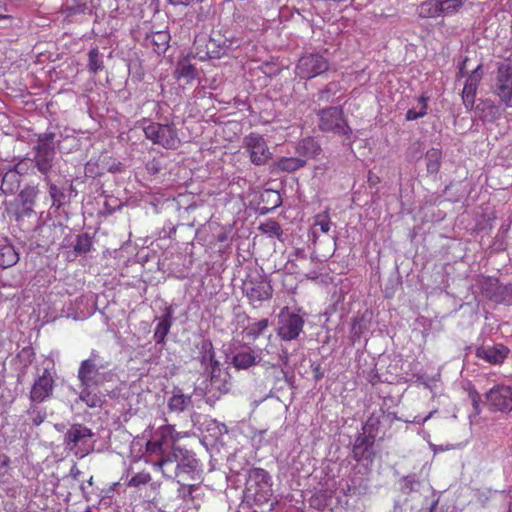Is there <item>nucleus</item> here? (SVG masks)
I'll list each match as a JSON object with an SVG mask.
<instances>
[{
	"label": "nucleus",
	"mask_w": 512,
	"mask_h": 512,
	"mask_svg": "<svg viewBox=\"0 0 512 512\" xmlns=\"http://www.w3.org/2000/svg\"><path fill=\"white\" fill-rule=\"evenodd\" d=\"M154 465L169 479L195 480L198 475V460L188 450L181 448H174L172 452L162 454Z\"/></svg>",
	"instance_id": "nucleus-1"
},
{
	"label": "nucleus",
	"mask_w": 512,
	"mask_h": 512,
	"mask_svg": "<svg viewBox=\"0 0 512 512\" xmlns=\"http://www.w3.org/2000/svg\"><path fill=\"white\" fill-rule=\"evenodd\" d=\"M55 137L56 134L51 131L39 134L31 151L33 157L30 160L33 162L34 167L44 176V181H48L55 165Z\"/></svg>",
	"instance_id": "nucleus-2"
},
{
	"label": "nucleus",
	"mask_w": 512,
	"mask_h": 512,
	"mask_svg": "<svg viewBox=\"0 0 512 512\" xmlns=\"http://www.w3.org/2000/svg\"><path fill=\"white\" fill-rule=\"evenodd\" d=\"M238 47V41L226 37L220 32H213L208 39L201 38L194 43L195 54L202 61L219 59Z\"/></svg>",
	"instance_id": "nucleus-3"
},
{
	"label": "nucleus",
	"mask_w": 512,
	"mask_h": 512,
	"mask_svg": "<svg viewBox=\"0 0 512 512\" xmlns=\"http://www.w3.org/2000/svg\"><path fill=\"white\" fill-rule=\"evenodd\" d=\"M242 291L254 308L260 307L264 301L271 299L273 295L270 279L257 269L246 276L242 284Z\"/></svg>",
	"instance_id": "nucleus-4"
},
{
	"label": "nucleus",
	"mask_w": 512,
	"mask_h": 512,
	"mask_svg": "<svg viewBox=\"0 0 512 512\" xmlns=\"http://www.w3.org/2000/svg\"><path fill=\"white\" fill-rule=\"evenodd\" d=\"M94 433L90 428L81 423H76L70 426L65 432L63 438V445L65 449L73 452L78 458H84L94 451V443L91 438Z\"/></svg>",
	"instance_id": "nucleus-5"
},
{
	"label": "nucleus",
	"mask_w": 512,
	"mask_h": 512,
	"mask_svg": "<svg viewBox=\"0 0 512 512\" xmlns=\"http://www.w3.org/2000/svg\"><path fill=\"white\" fill-rule=\"evenodd\" d=\"M318 127L322 132L333 133L349 139L352 135V129L344 117V112L340 106H332L320 109L317 112Z\"/></svg>",
	"instance_id": "nucleus-6"
},
{
	"label": "nucleus",
	"mask_w": 512,
	"mask_h": 512,
	"mask_svg": "<svg viewBox=\"0 0 512 512\" xmlns=\"http://www.w3.org/2000/svg\"><path fill=\"white\" fill-rule=\"evenodd\" d=\"M106 368L100 363L99 352L92 350L88 359L83 360L78 369L77 378L80 386L98 387L108 380L109 374L102 371Z\"/></svg>",
	"instance_id": "nucleus-7"
},
{
	"label": "nucleus",
	"mask_w": 512,
	"mask_h": 512,
	"mask_svg": "<svg viewBox=\"0 0 512 512\" xmlns=\"http://www.w3.org/2000/svg\"><path fill=\"white\" fill-rule=\"evenodd\" d=\"M304 324L303 316L289 307H283L278 314L277 335L283 341L295 340L303 331Z\"/></svg>",
	"instance_id": "nucleus-8"
},
{
	"label": "nucleus",
	"mask_w": 512,
	"mask_h": 512,
	"mask_svg": "<svg viewBox=\"0 0 512 512\" xmlns=\"http://www.w3.org/2000/svg\"><path fill=\"white\" fill-rule=\"evenodd\" d=\"M145 137L166 149H177L181 143L173 124L150 123L144 127Z\"/></svg>",
	"instance_id": "nucleus-9"
},
{
	"label": "nucleus",
	"mask_w": 512,
	"mask_h": 512,
	"mask_svg": "<svg viewBox=\"0 0 512 512\" xmlns=\"http://www.w3.org/2000/svg\"><path fill=\"white\" fill-rule=\"evenodd\" d=\"M492 92L498 97L500 104L512 108V64L501 63L498 66Z\"/></svg>",
	"instance_id": "nucleus-10"
},
{
	"label": "nucleus",
	"mask_w": 512,
	"mask_h": 512,
	"mask_svg": "<svg viewBox=\"0 0 512 512\" xmlns=\"http://www.w3.org/2000/svg\"><path fill=\"white\" fill-rule=\"evenodd\" d=\"M329 69V62L317 53L305 54L297 62L295 72L301 79H312Z\"/></svg>",
	"instance_id": "nucleus-11"
},
{
	"label": "nucleus",
	"mask_w": 512,
	"mask_h": 512,
	"mask_svg": "<svg viewBox=\"0 0 512 512\" xmlns=\"http://www.w3.org/2000/svg\"><path fill=\"white\" fill-rule=\"evenodd\" d=\"M485 399L492 411L512 416V386L495 385L486 392Z\"/></svg>",
	"instance_id": "nucleus-12"
},
{
	"label": "nucleus",
	"mask_w": 512,
	"mask_h": 512,
	"mask_svg": "<svg viewBox=\"0 0 512 512\" xmlns=\"http://www.w3.org/2000/svg\"><path fill=\"white\" fill-rule=\"evenodd\" d=\"M245 149L249 153L250 161L256 166L265 165L272 158V152L261 135L252 133L247 136Z\"/></svg>",
	"instance_id": "nucleus-13"
},
{
	"label": "nucleus",
	"mask_w": 512,
	"mask_h": 512,
	"mask_svg": "<svg viewBox=\"0 0 512 512\" xmlns=\"http://www.w3.org/2000/svg\"><path fill=\"white\" fill-rule=\"evenodd\" d=\"M55 380L48 368H44L41 374L35 378L31 390L30 401L31 403H42L49 399L54 390Z\"/></svg>",
	"instance_id": "nucleus-14"
},
{
	"label": "nucleus",
	"mask_w": 512,
	"mask_h": 512,
	"mask_svg": "<svg viewBox=\"0 0 512 512\" xmlns=\"http://www.w3.org/2000/svg\"><path fill=\"white\" fill-rule=\"evenodd\" d=\"M374 444V439L358 433L352 446V458L356 462L366 461L372 464L376 456Z\"/></svg>",
	"instance_id": "nucleus-15"
},
{
	"label": "nucleus",
	"mask_w": 512,
	"mask_h": 512,
	"mask_svg": "<svg viewBox=\"0 0 512 512\" xmlns=\"http://www.w3.org/2000/svg\"><path fill=\"white\" fill-rule=\"evenodd\" d=\"M483 77L482 64H479L467 77L463 91L462 101L465 108L470 111L475 104L478 85Z\"/></svg>",
	"instance_id": "nucleus-16"
},
{
	"label": "nucleus",
	"mask_w": 512,
	"mask_h": 512,
	"mask_svg": "<svg viewBox=\"0 0 512 512\" xmlns=\"http://www.w3.org/2000/svg\"><path fill=\"white\" fill-rule=\"evenodd\" d=\"M261 361V351L256 352L249 346L237 350L231 360V364L237 370L249 369Z\"/></svg>",
	"instance_id": "nucleus-17"
},
{
	"label": "nucleus",
	"mask_w": 512,
	"mask_h": 512,
	"mask_svg": "<svg viewBox=\"0 0 512 512\" xmlns=\"http://www.w3.org/2000/svg\"><path fill=\"white\" fill-rule=\"evenodd\" d=\"M509 349L497 344L493 346H481L476 349V356L490 364H501L507 358Z\"/></svg>",
	"instance_id": "nucleus-18"
},
{
	"label": "nucleus",
	"mask_w": 512,
	"mask_h": 512,
	"mask_svg": "<svg viewBox=\"0 0 512 512\" xmlns=\"http://www.w3.org/2000/svg\"><path fill=\"white\" fill-rule=\"evenodd\" d=\"M487 296L496 303L512 304V284H501L497 280L489 281L485 287Z\"/></svg>",
	"instance_id": "nucleus-19"
},
{
	"label": "nucleus",
	"mask_w": 512,
	"mask_h": 512,
	"mask_svg": "<svg viewBox=\"0 0 512 512\" xmlns=\"http://www.w3.org/2000/svg\"><path fill=\"white\" fill-rule=\"evenodd\" d=\"M271 486V477L269 473L262 468H252L249 470L247 479V489L251 491L254 488L255 494L269 489Z\"/></svg>",
	"instance_id": "nucleus-20"
},
{
	"label": "nucleus",
	"mask_w": 512,
	"mask_h": 512,
	"mask_svg": "<svg viewBox=\"0 0 512 512\" xmlns=\"http://www.w3.org/2000/svg\"><path fill=\"white\" fill-rule=\"evenodd\" d=\"M476 112L483 122L488 123H492L502 116L500 106L490 99L480 101L476 106Z\"/></svg>",
	"instance_id": "nucleus-21"
},
{
	"label": "nucleus",
	"mask_w": 512,
	"mask_h": 512,
	"mask_svg": "<svg viewBox=\"0 0 512 512\" xmlns=\"http://www.w3.org/2000/svg\"><path fill=\"white\" fill-rule=\"evenodd\" d=\"M158 323L154 330L153 338L157 344H162L165 342V338L170 331L173 322V309L172 307H166L165 313L156 318Z\"/></svg>",
	"instance_id": "nucleus-22"
},
{
	"label": "nucleus",
	"mask_w": 512,
	"mask_h": 512,
	"mask_svg": "<svg viewBox=\"0 0 512 512\" xmlns=\"http://www.w3.org/2000/svg\"><path fill=\"white\" fill-rule=\"evenodd\" d=\"M342 86L339 82H329L316 94V101L319 103H338L342 96Z\"/></svg>",
	"instance_id": "nucleus-23"
},
{
	"label": "nucleus",
	"mask_w": 512,
	"mask_h": 512,
	"mask_svg": "<svg viewBox=\"0 0 512 512\" xmlns=\"http://www.w3.org/2000/svg\"><path fill=\"white\" fill-rule=\"evenodd\" d=\"M306 165V160L301 157H281L271 166V172L292 173Z\"/></svg>",
	"instance_id": "nucleus-24"
},
{
	"label": "nucleus",
	"mask_w": 512,
	"mask_h": 512,
	"mask_svg": "<svg viewBox=\"0 0 512 512\" xmlns=\"http://www.w3.org/2000/svg\"><path fill=\"white\" fill-rule=\"evenodd\" d=\"M192 405L191 395H185L182 390L175 388L172 396L168 399L167 407L170 412L181 413Z\"/></svg>",
	"instance_id": "nucleus-25"
},
{
	"label": "nucleus",
	"mask_w": 512,
	"mask_h": 512,
	"mask_svg": "<svg viewBox=\"0 0 512 512\" xmlns=\"http://www.w3.org/2000/svg\"><path fill=\"white\" fill-rule=\"evenodd\" d=\"M21 175L15 169L8 170L2 177L0 189L6 195H12L20 188Z\"/></svg>",
	"instance_id": "nucleus-26"
},
{
	"label": "nucleus",
	"mask_w": 512,
	"mask_h": 512,
	"mask_svg": "<svg viewBox=\"0 0 512 512\" xmlns=\"http://www.w3.org/2000/svg\"><path fill=\"white\" fill-rule=\"evenodd\" d=\"M199 356H197V360L200 362L201 367L206 370L216 359H215V351L211 340L203 339L199 346Z\"/></svg>",
	"instance_id": "nucleus-27"
},
{
	"label": "nucleus",
	"mask_w": 512,
	"mask_h": 512,
	"mask_svg": "<svg viewBox=\"0 0 512 512\" xmlns=\"http://www.w3.org/2000/svg\"><path fill=\"white\" fill-rule=\"evenodd\" d=\"M296 152L301 157L315 158L320 154L321 147L314 138L307 137L297 144Z\"/></svg>",
	"instance_id": "nucleus-28"
},
{
	"label": "nucleus",
	"mask_w": 512,
	"mask_h": 512,
	"mask_svg": "<svg viewBox=\"0 0 512 512\" xmlns=\"http://www.w3.org/2000/svg\"><path fill=\"white\" fill-rule=\"evenodd\" d=\"M19 261V255L14 246L6 240L0 244V267L9 268Z\"/></svg>",
	"instance_id": "nucleus-29"
},
{
	"label": "nucleus",
	"mask_w": 512,
	"mask_h": 512,
	"mask_svg": "<svg viewBox=\"0 0 512 512\" xmlns=\"http://www.w3.org/2000/svg\"><path fill=\"white\" fill-rule=\"evenodd\" d=\"M169 39L170 36L166 31H157L146 37V43L151 46L157 54H161L167 50Z\"/></svg>",
	"instance_id": "nucleus-30"
},
{
	"label": "nucleus",
	"mask_w": 512,
	"mask_h": 512,
	"mask_svg": "<svg viewBox=\"0 0 512 512\" xmlns=\"http://www.w3.org/2000/svg\"><path fill=\"white\" fill-rule=\"evenodd\" d=\"M38 192L39 191L35 186H27L20 192L19 198L24 214L29 215L33 212V207L35 205Z\"/></svg>",
	"instance_id": "nucleus-31"
},
{
	"label": "nucleus",
	"mask_w": 512,
	"mask_h": 512,
	"mask_svg": "<svg viewBox=\"0 0 512 512\" xmlns=\"http://www.w3.org/2000/svg\"><path fill=\"white\" fill-rule=\"evenodd\" d=\"M440 0H426L417 7V15L420 18L441 17Z\"/></svg>",
	"instance_id": "nucleus-32"
},
{
	"label": "nucleus",
	"mask_w": 512,
	"mask_h": 512,
	"mask_svg": "<svg viewBox=\"0 0 512 512\" xmlns=\"http://www.w3.org/2000/svg\"><path fill=\"white\" fill-rule=\"evenodd\" d=\"M81 391L79 393V400L85 403L89 408L101 407L103 400L95 392H93V386H80Z\"/></svg>",
	"instance_id": "nucleus-33"
},
{
	"label": "nucleus",
	"mask_w": 512,
	"mask_h": 512,
	"mask_svg": "<svg viewBox=\"0 0 512 512\" xmlns=\"http://www.w3.org/2000/svg\"><path fill=\"white\" fill-rule=\"evenodd\" d=\"M426 168L429 174L436 175L439 172L442 160V152L437 148L429 149L425 154Z\"/></svg>",
	"instance_id": "nucleus-34"
},
{
	"label": "nucleus",
	"mask_w": 512,
	"mask_h": 512,
	"mask_svg": "<svg viewBox=\"0 0 512 512\" xmlns=\"http://www.w3.org/2000/svg\"><path fill=\"white\" fill-rule=\"evenodd\" d=\"M45 182L49 188V195L52 199V206L60 208L66 204L67 196L65 194L64 188H60L56 184L52 183L50 178H48V181Z\"/></svg>",
	"instance_id": "nucleus-35"
},
{
	"label": "nucleus",
	"mask_w": 512,
	"mask_h": 512,
	"mask_svg": "<svg viewBox=\"0 0 512 512\" xmlns=\"http://www.w3.org/2000/svg\"><path fill=\"white\" fill-rule=\"evenodd\" d=\"M175 75L177 78H184L189 82L196 77L197 72L194 65H192L187 59H182L177 63Z\"/></svg>",
	"instance_id": "nucleus-36"
},
{
	"label": "nucleus",
	"mask_w": 512,
	"mask_h": 512,
	"mask_svg": "<svg viewBox=\"0 0 512 512\" xmlns=\"http://www.w3.org/2000/svg\"><path fill=\"white\" fill-rule=\"evenodd\" d=\"M87 69L92 74H97L104 69L102 55L97 47L90 49L88 52Z\"/></svg>",
	"instance_id": "nucleus-37"
},
{
	"label": "nucleus",
	"mask_w": 512,
	"mask_h": 512,
	"mask_svg": "<svg viewBox=\"0 0 512 512\" xmlns=\"http://www.w3.org/2000/svg\"><path fill=\"white\" fill-rule=\"evenodd\" d=\"M92 244V238L89 234H79L73 244V250L77 255H84L91 250Z\"/></svg>",
	"instance_id": "nucleus-38"
},
{
	"label": "nucleus",
	"mask_w": 512,
	"mask_h": 512,
	"mask_svg": "<svg viewBox=\"0 0 512 512\" xmlns=\"http://www.w3.org/2000/svg\"><path fill=\"white\" fill-rule=\"evenodd\" d=\"M420 487L421 482L417 479L416 475H407L400 480V489L405 495L418 492Z\"/></svg>",
	"instance_id": "nucleus-39"
},
{
	"label": "nucleus",
	"mask_w": 512,
	"mask_h": 512,
	"mask_svg": "<svg viewBox=\"0 0 512 512\" xmlns=\"http://www.w3.org/2000/svg\"><path fill=\"white\" fill-rule=\"evenodd\" d=\"M441 17L451 16L459 12L463 6V0H440Z\"/></svg>",
	"instance_id": "nucleus-40"
},
{
	"label": "nucleus",
	"mask_w": 512,
	"mask_h": 512,
	"mask_svg": "<svg viewBox=\"0 0 512 512\" xmlns=\"http://www.w3.org/2000/svg\"><path fill=\"white\" fill-rule=\"evenodd\" d=\"M427 101L428 97H425L424 95H421L418 98V104L420 105V110H416V108H411L406 113V120L412 121L416 120L418 118H422L427 114Z\"/></svg>",
	"instance_id": "nucleus-41"
},
{
	"label": "nucleus",
	"mask_w": 512,
	"mask_h": 512,
	"mask_svg": "<svg viewBox=\"0 0 512 512\" xmlns=\"http://www.w3.org/2000/svg\"><path fill=\"white\" fill-rule=\"evenodd\" d=\"M65 11L69 15L84 14L90 11L87 3L83 0H67L65 4Z\"/></svg>",
	"instance_id": "nucleus-42"
},
{
	"label": "nucleus",
	"mask_w": 512,
	"mask_h": 512,
	"mask_svg": "<svg viewBox=\"0 0 512 512\" xmlns=\"http://www.w3.org/2000/svg\"><path fill=\"white\" fill-rule=\"evenodd\" d=\"M379 424L380 421L378 418L373 416L369 417L363 425L362 432L360 434L376 440Z\"/></svg>",
	"instance_id": "nucleus-43"
},
{
	"label": "nucleus",
	"mask_w": 512,
	"mask_h": 512,
	"mask_svg": "<svg viewBox=\"0 0 512 512\" xmlns=\"http://www.w3.org/2000/svg\"><path fill=\"white\" fill-rule=\"evenodd\" d=\"M269 325L268 319H261L258 322L250 324L246 328L247 337L253 340L257 339Z\"/></svg>",
	"instance_id": "nucleus-44"
},
{
	"label": "nucleus",
	"mask_w": 512,
	"mask_h": 512,
	"mask_svg": "<svg viewBox=\"0 0 512 512\" xmlns=\"http://www.w3.org/2000/svg\"><path fill=\"white\" fill-rule=\"evenodd\" d=\"M259 230L262 233L269 235L270 237H280L282 235V229L280 224L273 220H268L265 223H262L259 226Z\"/></svg>",
	"instance_id": "nucleus-45"
},
{
	"label": "nucleus",
	"mask_w": 512,
	"mask_h": 512,
	"mask_svg": "<svg viewBox=\"0 0 512 512\" xmlns=\"http://www.w3.org/2000/svg\"><path fill=\"white\" fill-rule=\"evenodd\" d=\"M32 403L30 408L27 410L28 415L30 416L32 423L34 426L41 425L46 419V411L44 409H39Z\"/></svg>",
	"instance_id": "nucleus-46"
},
{
	"label": "nucleus",
	"mask_w": 512,
	"mask_h": 512,
	"mask_svg": "<svg viewBox=\"0 0 512 512\" xmlns=\"http://www.w3.org/2000/svg\"><path fill=\"white\" fill-rule=\"evenodd\" d=\"M262 201H266L271 205V208H277L282 203L281 195L278 191L275 190H266L261 195Z\"/></svg>",
	"instance_id": "nucleus-47"
},
{
	"label": "nucleus",
	"mask_w": 512,
	"mask_h": 512,
	"mask_svg": "<svg viewBox=\"0 0 512 512\" xmlns=\"http://www.w3.org/2000/svg\"><path fill=\"white\" fill-rule=\"evenodd\" d=\"M35 359V353L31 347H24L17 355L20 364L30 366Z\"/></svg>",
	"instance_id": "nucleus-48"
},
{
	"label": "nucleus",
	"mask_w": 512,
	"mask_h": 512,
	"mask_svg": "<svg viewBox=\"0 0 512 512\" xmlns=\"http://www.w3.org/2000/svg\"><path fill=\"white\" fill-rule=\"evenodd\" d=\"M203 375L210 379L212 383L216 382L220 377L221 368L219 361L215 360L206 370H204Z\"/></svg>",
	"instance_id": "nucleus-49"
},
{
	"label": "nucleus",
	"mask_w": 512,
	"mask_h": 512,
	"mask_svg": "<svg viewBox=\"0 0 512 512\" xmlns=\"http://www.w3.org/2000/svg\"><path fill=\"white\" fill-rule=\"evenodd\" d=\"M314 225L319 226L320 230L323 233H328L330 231V226H331V221H330L328 213L325 212V213L317 214L315 216Z\"/></svg>",
	"instance_id": "nucleus-50"
},
{
	"label": "nucleus",
	"mask_w": 512,
	"mask_h": 512,
	"mask_svg": "<svg viewBox=\"0 0 512 512\" xmlns=\"http://www.w3.org/2000/svg\"><path fill=\"white\" fill-rule=\"evenodd\" d=\"M151 480V476L146 472H139L135 474L128 482L129 487H139L147 484Z\"/></svg>",
	"instance_id": "nucleus-51"
},
{
	"label": "nucleus",
	"mask_w": 512,
	"mask_h": 512,
	"mask_svg": "<svg viewBox=\"0 0 512 512\" xmlns=\"http://www.w3.org/2000/svg\"><path fill=\"white\" fill-rule=\"evenodd\" d=\"M177 483L179 484L177 489V497L184 502H193L195 497L190 493L189 490L185 489L183 486V481L177 480Z\"/></svg>",
	"instance_id": "nucleus-52"
},
{
	"label": "nucleus",
	"mask_w": 512,
	"mask_h": 512,
	"mask_svg": "<svg viewBox=\"0 0 512 512\" xmlns=\"http://www.w3.org/2000/svg\"><path fill=\"white\" fill-rule=\"evenodd\" d=\"M145 168L150 175H156L162 170V165L158 159L153 158L146 163Z\"/></svg>",
	"instance_id": "nucleus-53"
},
{
	"label": "nucleus",
	"mask_w": 512,
	"mask_h": 512,
	"mask_svg": "<svg viewBox=\"0 0 512 512\" xmlns=\"http://www.w3.org/2000/svg\"><path fill=\"white\" fill-rule=\"evenodd\" d=\"M470 397H471L472 404H473V407H474L476 413L479 414L480 413V409H479L480 395L477 392H472V393H470Z\"/></svg>",
	"instance_id": "nucleus-54"
},
{
	"label": "nucleus",
	"mask_w": 512,
	"mask_h": 512,
	"mask_svg": "<svg viewBox=\"0 0 512 512\" xmlns=\"http://www.w3.org/2000/svg\"><path fill=\"white\" fill-rule=\"evenodd\" d=\"M29 366H25V364H21V367L18 370L17 374V382L22 383L24 381V377L27 374V369Z\"/></svg>",
	"instance_id": "nucleus-55"
},
{
	"label": "nucleus",
	"mask_w": 512,
	"mask_h": 512,
	"mask_svg": "<svg viewBox=\"0 0 512 512\" xmlns=\"http://www.w3.org/2000/svg\"><path fill=\"white\" fill-rule=\"evenodd\" d=\"M279 361H280V365L282 366H286L289 362V353L287 351V349H282L280 355H279Z\"/></svg>",
	"instance_id": "nucleus-56"
},
{
	"label": "nucleus",
	"mask_w": 512,
	"mask_h": 512,
	"mask_svg": "<svg viewBox=\"0 0 512 512\" xmlns=\"http://www.w3.org/2000/svg\"><path fill=\"white\" fill-rule=\"evenodd\" d=\"M81 475V471L78 469L77 465L74 464L71 469H70V472H69V476L73 479V480H78L79 476Z\"/></svg>",
	"instance_id": "nucleus-57"
},
{
	"label": "nucleus",
	"mask_w": 512,
	"mask_h": 512,
	"mask_svg": "<svg viewBox=\"0 0 512 512\" xmlns=\"http://www.w3.org/2000/svg\"><path fill=\"white\" fill-rule=\"evenodd\" d=\"M10 458L6 454H0V469L8 468L10 465Z\"/></svg>",
	"instance_id": "nucleus-58"
},
{
	"label": "nucleus",
	"mask_w": 512,
	"mask_h": 512,
	"mask_svg": "<svg viewBox=\"0 0 512 512\" xmlns=\"http://www.w3.org/2000/svg\"><path fill=\"white\" fill-rule=\"evenodd\" d=\"M313 373H314V379L316 381H319L323 378L324 374H323V371L321 369V366L320 365H317L313 368Z\"/></svg>",
	"instance_id": "nucleus-59"
},
{
	"label": "nucleus",
	"mask_w": 512,
	"mask_h": 512,
	"mask_svg": "<svg viewBox=\"0 0 512 512\" xmlns=\"http://www.w3.org/2000/svg\"><path fill=\"white\" fill-rule=\"evenodd\" d=\"M183 486L186 490H189L192 495L199 489V484H189L183 481Z\"/></svg>",
	"instance_id": "nucleus-60"
},
{
	"label": "nucleus",
	"mask_w": 512,
	"mask_h": 512,
	"mask_svg": "<svg viewBox=\"0 0 512 512\" xmlns=\"http://www.w3.org/2000/svg\"><path fill=\"white\" fill-rule=\"evenodd\" d=\"M437 504H438V500H435V501H433V503L430 505L429 508H427L426 510H420L419 512H434Z\"/></svg>",
	"instance_id": "nucleus-61"
},
{
	"label": "nucleus",
	"mask_w": 512,
	"mask_h": 512,
	"mask_svg": "<svg viewBox=\"0 0 512 512\" xmlns=\"http://www.w3.org/2000/svg\"><path fill=\"white\" fill-rule=\"evenodd\" d=\"M120 170H121V163H120V162L113 164V165L109 168V171H110V172H119Z\"/></svg>",
	"instance_id": "nucleus-62"
},
{
	"label": "nucleus",
	"mask_w": 512,
	"mask_h": 512,
	"mask_svg": "<svg viewBox=\"0 0 512 512\" xmlns=\"http://www.w3.org/2000/svg\"><path fill=\"white\" fill-rule=\"evenodd\" d=\"M466 61H467V58L464 59L460 69H459V76L463 77L466 75V71H465V64H466Z\"/></svg>",
	"instance_id": "nucleus-63"
},
{
	"label": "nucleus",
	"mask_w": 512,
	"mask_h": 512,
	"mask_svg": "<svg viewBox=\"0 0 512 512\" xmlns=\"http://www.w3.org/2000/svg\"><path fill=\"white\" fill-rule=\"evenodd\" d=\"M438 451H445V448L442 445L434 446V452H438Z\"/></svg>",
	"instance_id": "nucleus-64"
}]
</instances>
